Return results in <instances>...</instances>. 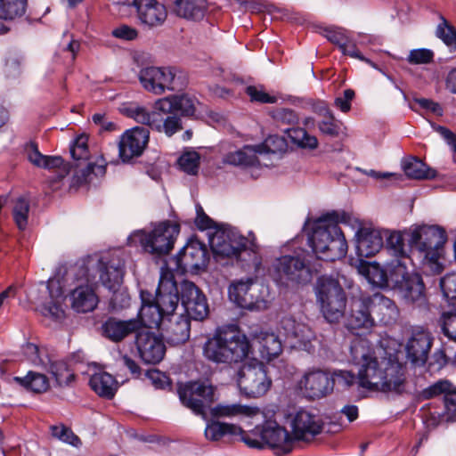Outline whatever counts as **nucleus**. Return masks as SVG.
Instances as JSON below:
<instances>
[{"mask_svg":"<svg viewBox=\"0 0 456 456\" xmlns=\"http://www.w3.org/2000/svg\"><path fill=\"white\" fill-rule=\"evenodd\" d=\"M324 36L330 42L338 45L339 48L349 42L348 37L346 35V30L342 28H325Z\"/></svg>","mask_w":456,"mask_h":456,"instance_id":"338daca9","label":"nucleus"},{"mask_svg":"<svg viewBox=\"0 0 456 456\" xmlns=\"http://www.w3.org/2000/svg\"><path fill=\"white\" fill-rule=\"evenodd\" d=\"M403 168L405 175L412 179H428L436 175L435 170L428 168L422 160L415 157L403 160Z\"/></svg>","mask_w":456,"mask_h":456,"instance_id":"c03bdc74","label":"nucleus"},{"mask_svg":"<svg viewBox=\"0 0 456 456\" xmlns=\"http://www.w3.org/2000/svg\"><path fill=\"white\" fill-rule=\"evenodd\" d=\"M258 412L256 407L242 405L240 403H219L210 408V413L215 418H232L237 416H254Z\"/></svg>","mask_w":456,"mask_h":456,"instance_id":"ea45409f","label":"nucleus"},{"mask_svg":"<svg viewBox=\"0 0 456 456\" xmlns=\"http://www.w3.org/2000/svg\"><path fill=\"white\" fill-rule=\"evenodd\" d=\"M391 281L407 304L422 306L427 302L425 285L418 273L407 272L406 265L396 260L390 265Z\"/></svg>","mask_w":456,"mask_h":456,"instance_id":"39448f33","label":"nucleus"},{"mask_svg":"<svg viewBox=\"0 0 456 456\" xmlns=\"http://www.w3.org/2000/svg\"><path fill=\"white\" fill-rule=\"evenodd\" d=\"M335 379L322 370L306 371L298 382L303 395L309 399H320L330 395L334 388Z\"/></svg>","mask_w":456,"mask_h":456,"instance_id":"f3484780","label":"nucleus"},{"mask_svg":"<svg viewBox=\"0 0 456 456\" xmlns=\"http://www.w3.org/2000/svg\"><path fill=\"white\" fill-rule=\"evenodd\" d=\"M142 23L149 27L161 25L167 19L166 7L157 0H132Z\"/></svg>","mask_w":456,"mask_h":456,"instance_id":"cd10ccee","label":"nucleus"},{"mask_svg":"<svg viewBox=\"0 0 456 456\" xmlns=\"http://www.w3.org/2000/svg\"><path fill=\"white\" fill-rule=\"evenodd\" d=\"M356 236V250L359 256L370 257L383 247V234L378 229L361 228Z\"/></svg>","mask_w":456,"mask_h":456,"instance_id":"c756f323","label":"nucleus"},{"mask_svg":"<svg viewBox=\"0 0 456 456\" xmlns=\"http://www.w3.org/2000/svg\"><path fill=\"white\" fill-rule=\"evenodd\" d=\"M319 130L325 135L336 137L339 134L340 126L334 116L322 119L318 124Z\"/></svg>","mask_w":456,"mask_h":456,"instance_id":"69168bd1","label":"nucleus"},{"mask_svg":"<svg viewBox=\"0 0 456 456\" xmlns=\"http://www.w3.org/2000/svg\"><path fill=\"white\" fill-rule=\"evenodd\" d=\"M352 220L349 213L333 211L316 221L309 240L319 258L335 261L346 255L347 243L338 223L350 224Z\"/></svg>","mask_w":456,"mask_h":456,"instance_id":"f03ea898","label":"nucleus"},{"mask_svg":"<svg viewBox=\"0 0 456 456\" xmlns=\"http://www.w3.org/2000/svg\"><path fill=\"white\" fill-rule=\"evenodd\" d=\"M208 241L216 256L232 258L247 238L240 236L230 226L222 225L214 232H208Z\"/></svg>","mask_w":456,"mask_h":456,"instance_id":"dca6fc26","label":"nucleus"},{"mask_svg":"<svg viewBox=\"0 0 456 456\" xmlns=\"http://www.w3.org/2000/svg\"><path fill=\"white\" fill-rule=\"evenodd\" d=\"M440 287L447 299L456 300V273H451L440 280Z\"/></svg>","mask_w":456,"mask_h":456,"instance_id":"0e129e2a","label":"nucleus"},{"mask_svg":"<svg viewBox=\"0 0 456 456\" xmlns=\"http://www.w3.org/2000/svg\"><path fill=\"white\" fill-rule=\"evenodd\" d=\"M191 318L181 314L170 323L166 331L167 342L174 346L184 344L190 338Z\"/></svg>","mask_w":456,"mask_h":456,"instance_id":"c9c22d12","label":"nucleus"},{"mask_svg":"<svg viewBox=\"0 0 456 456\" xmlns=\"http://www.w3.org/2000/svg\"><path fill=\"white\" fill-rule=\"evenodd\" d=\"M436 36L449 47L456 49V29L442 17V22L437 26Z\"/></svg>","mask_w":456,"mask_h":456,"instance_id":"6e6d98bb","label":"nucleus"},{"mask_svg":"<svg viewBox=\"0 0 456 456\" xmlns=\"http://www.w3.org/2000/svg\"><path fill=\"white\" fill-rule=\"evenodd\" d=\"M89 385L98 395L106 399L113 398L118 387L116 379L107 372L94 374L90 378Z\"/></svg>","mask_w":456,"mask_h":456,"instance_id":"e433bc0d","label":"nucleus"},{"mask_svg":"<svg viewBox=\"0 0 456 456\" xmlns=\"http://www.w3.org/2000/svg\"><path fill=\"white\" fill-rule=\"evenodd\" d=\"M46 359L49 370L59 387L69 386L74 381L75 375L64 361H53L49 357H46Z\"/></svg>","mask_w":456,"mask_h":456,"instance_id":"09e8293b","label":"nucleus"},{"mask_svg":"<svg viewBox=\"0 0 456 456\" xmlns=\"http://www.w3.org/2000/svg\"><path fill=\"white\" fill-rule=\"evenodd\" d=\"M412 254H418L425 268L439 273V249L446 241L445 231L435 225H422L404 232Z\"/></svg>","mask_w":456,"mask_h":456,"instance_id":"7ed1b4c3","label":"nucleus"},{"mask_svg":"<svg viewBox=\"0 0 456 456\" xmlns=\"http://www.w3.org/2000/svg\"><path fill=\"white\" fill-rule=\"evenodd\" d=\"M369 299L374 322L377 321L384 325H391L396 322L399 310L392 299L379 293L369 296Z\"/></svg>","mask_w":456,"mask_h":456,"instance_id":"c85d7f7f","label":"nucleus"},{"mask_svg":"<svg viewBox=\"0 0 456 456\" xmlns=\"http://www.w3.org/2000/svg\"><path fill=\"white\" fill-rule=\"evenodd\" d=\"M290 427L294 441L307 442L322 432L323 423L318 416L300 410L292 417Z\"/></svg>","mask_w":456,"mask_h":456,"instance_id":"aec40b11","label":"nucleus"},{"mask_svg":"<svg viewBox=\"0 0 456 456\" xmlns=\"http://www.w3.org/2000/svg\"><path fill=\"white\" fill-rule=\"evenodd\" d=\"M224 340V332H218L208 338L203 346V355L213 362L225 363Z\"/></svg>","mask_w":456,"mask_h":456,"instance_id":"37998d69","label":"nucleus"},{"mask_svg":"<svg viewBox=\"0 0 456 456\" xmlns=\"http://www.w3.org/2000/svg\"><path fill=\"white\" fill-rule=\"evenodd\" d=\"M125 263L117 255L103 256L98 259L97 269L100 281L108 289H118L122 285L125 273Z\"/></svg>","mask_w":456,"mask_h":456,"instance_id":"b1692460","label":"nucleus"},{"mask_svg":"<svg viewBox=\"0 0 456 456\" xmlns=\"http://www.w3.org/2000/svg\"><path fill=\"white\" fill-rule=\"evenodd\" d=\"M246 93L250 97L251 101L262 103H274L277 101L275 96L269 95L262 87L249 86L246 88Z\"/></svg>","mask_w":456,"mask_h":456,"instance_id":"774afa93","label":"nucleus"},{"mask_svg":"<svg viewBox=\"0 0 456 456\" xmlns=\"http://www.w3.org/2000/svg\"><path fill=\"white\" fill-rule=\"evenodd\" d=\"M252 336L259 344V351L264 359L272 360L281 353V342L275 334L261 330Z\"/></svg>","mask_w":456,"mask_h":456,"instance_id":"f704fd0d","label":"nucleus"},{"mask_svg":"<svg viewBox=\"0 0 456 456\" xmlns=\"http://www.w3.org/2000/svg\"><path fill=\"white\" fill-rule=\"evenodd\" d=\"M156 109L162 112H177L190 116L194 114V100L186 94L172 95L156 101Z\"/></svg>","mask_w":456,"mask_h":456,"instance_id":"473e14b6","label":"nucleus"},{"mask_svg":"<svg viewBox=\"0 0 456 456\" xmlns=\"http://www.w3.org/2000/svg\"><path fill=\"white\" fill-rule=\"evenodd\" d=\"M181 302L189 318L202 321L209 314L208 305L205 295L191 281L181 283Z\"/></svg>","mask_w":456,"mask_h":456,"instance_id":"a211bd4d","label":"nucleus"},{"mask_svg":"<svg viewBox=\"0 0 456 456\" xmlns=\"http://www.w3.org/2000/svg\"><path fill=\"white\" fill-rule=\"evenodd\" d=\"M125 112L138 123L147 125L153 129V111L150 113L142 106L131 105L125 110Z\"/></svg>","mask_w":456,"mask_h":456,"instance_id":"5fc2aeb1","label":"nucleus"},{"mask_svg":"<svg viewBox=\"0 0 456 456\" xmlns=\"http://www.w3.org/2000/svg\"><path fill=\"white\" fill-rule=\"evenodd\" d=\"M27 0H0V20H12L26 12Z\"/></svg>","mask_w":456,"mask_h":456,"instance_id":"8fccbe9b","label":"nucleus"},{"mask_svg":"<svg viewBox=\"0 0 456 456\" xmlns=\"http://www.w3.org/2000/svg\"><path fill=\"white\" fill-rule=\"evenodd\" d=\"M443 334L452 342H456V313L447 312L441 316Z\"/></svg>","mask_w":456,"mask_h":456,"instance_id":"4d7b16f0","label":"nucleus"},{"mask_svg":"<svg viewBox=\"0 0 456 456\" xmlns=\"http://www.w3.org/2000/svg\"><path fill=\"white\" fill-rule=\"evenodd\" d=\"M374 325L369 296L354 297L347 314L349 329H370Z\"/></svg>","mask_w":456,"mask_h":456,"instance_id":"393cba45","label":"nucleus"},{"mask_svg":"<svg viewBox=\"0 0 456 456\" xmlns=\"http://www.w3.org/2000/svg\"><path fill=\"white\" fill-rule=\"evenodd\" d=\"M139 80L143 88L155 94H162L166 90L180 91L186 86L181 73L170 67H146L140 70Z\"/></svg>","mask_w":456,"mask_h":456,"instance_id":"0eeeda50","label":"nucleus"},{"mask_svg":"<svg viewBox=\"0 0 456 456\" xmlns=\"http://www.w3.org/2000/svg\"><path fill=\"white\" fill-rule=\"evenodd\" d=\"M452 387V383H450L447 380H439L436 382L435 384L431 385L428 388L424 389L421 392V397L425 400H429L431 398H434L436 396H438L440 395H445L446 392L449 391V389Z\"/></svg>","mask_w":456,"mask_h":456,"instance_id":"e2e57ef3","label":"nucleus"},{"mask_svg":"<svg viewBox=\"0 0 456 456\" xmlns=\"http://www.w3.org/2000/svg\"><path fill=\"white\" fill-rule=\"evenodd\" d=\"M359 271L366 276L370 282L379 287H387L389 280L391 281L390 273H387V270L383 269L377 263H362L360 265Z\"/></svg>","mask_w":456,"mask_h":456,"instance_id":"a18cd8bd","label":"nucleus"},{"mask_svg":"<svg viewBox=\"0 0 456 456\" xmlns=\"http://www.w3.org/2000/svg\"><path fill=\"white\" fill-rule=\"evenodd\" d=\"M353 363L357 366L358 385L370 391H404L405 374L403 366L383 347L371 349L368 341L357 339L350 347Z\"/></svg>","mask_w":456,"mask_h":456,"instance_id":"f257e3e1","label":"nucleus"},{"mask_svg":"<svg viewBox=\"0 0 456 456\" xmlns=\"http://www.w3.org/2000/svg\"><path fill=\"white\" fill-rule=\"evenodd\" d=\"M275 270L280 281L286 285H305L313 277L309 262L304 253L281 256L275 264Z\"/></svg>","mask_w":456,"mask_h":456,"instance_id":"4468645a","label":"nucleus"},{"mask_svg":"<svg viewBox=\"0 0 456 456\" xmlns=\"http://www.w3.org/2000/svg\"><path fill=\"white\" fill-rule=\"evenodd\" d=\"M150 132L145 127H134L127 130L118 143L119 155L124 161L142 155L149 142Z\"/></svg>","mask_w":456,"mask_h":456,"instance_id":"5701e85b","label":"nucleus"},{"mask_svg":"<svg viewBox=\"0 0 456 456\" xmlns=\"http://www.w3.org/2000/svg\"><path fill=\"white\" fill-rule=\"evenodd\" d=\"M250 246H247L248 240L244 246H240L232 260L240 264L241 267L248 271L256 272L262 264V258L258 252V246L255 243V235L249 233Z\"/></svg>","mask_w":456,"mask_h":456,"instance_id":"2f4dec72","label":"nucleus"},{"mask_svg":"<svg viewBox=\"0 0 456 456\" xmlns=\"http://www.w3.org/2000/svg\"><path fill=\"white\" fill-rule=\"evenodd\" d=\"M178 395L185 407L205 417L216 401V387L208 380L188 382L179 387Z\"/></svg>","mask_w":456,"mask_h":456,"instance_id":"f8f14e48","label":"nucleus"},{"mask_svg":"<svg viewBox=\"0 0 456 456\" xmlns=\"http://www.w3.org/2000/svg\"><path fill=\"white\" fill-rule=\"evenodd\" d=\"M237 381L241 393L253 398L264 395L272 385L266 367L256 360L242 365L238 372Z\"/></svg>","mask_w":456,"mask_h":456,"instance_id":"9b49d317","label":"nucleus"},{"mask_svg":"<svg viewBox=\"0 0 456 456\" xmlns=\"http://www.w3.org/2000/svg\"><path fill=\"white\" fill-rule=\"evenodd\" d=\"M206 245L198 240H190L174 257L175 272L180 274L196 273L206 268L208 262Z\"/></svg>","mask_w":456,"mask_h":456,"instance_id":"2eb2a0df","label":"nucleus"},{"mask_svg":"<svg viewBox=\"0 0 456 456\" xmlns=\"http://www.w3.org/2000/svg\"><path fill=\"white\" fill-rule=\"evenodd\" d=\"M87 142L88 137L80 135L76 139L70 149L72 158L81 161L75 166L70 188L77 189L90 183L94 176H102L106 172V166L103 161L100 164L86 161L89 157Z\"/></svg>","mask_w":456,"mask_h":456,"instance_id":"6e6552de","label":"nucleus"},{"mask_svg":"<svg viewBox=\"0 0 456 456\" xmlns=\"http://www.w3.org/2000/svg\"><path fill=\"white\" fill-rule=\"evenodd\" d=\"M72 307L78 313H88L93 311L97 304L98 297L94 291L89 287H78L71 294Z\"/></svg>","mask_w":456,"mask_h":456,"instance_id":"4c0bfd02","label":"nucleus"},{"mask_svg":"<svg viewBox=\"0 0 456 456\" xmlns=\"http://www.w3.org/2000/svg\"><path fill=\"white\" fill-rule=\"evenodd\" d=\"M243 442L251 448H262L268 445L271 448L281 449L287 453L292 450L294 438L292 434L275 422H266L263 426L256 427L249 433L243 436Z\"/></svg>","mask_w":456,"mask_h":456,"instance_id":"423d86ee","label":"nucleus"},{"mask_svg":"<svg viewBox=\"0 0 456 456\" xmlns=\"http://www.w3.org/2000/svg\"><path fill=\"white\" fill-rule=\"evenodd\" d=\"M291 141L303 148L314 149L318 145L317 138L309 134L304 128H284Z\"/></svg>","mask_w":456,"mask_h":456,"instance_id":"603ef678","label":"nucleus"},{"mask_svg":"<svg viewBox=\"0 0 456 456\" xmlns=\"http://www.w3.org/2000/svg\"><path fill=\"white\" fill-rule=\"evenodd\" d=\"M175 12L180 17L198 20L207 11L206 0H175Z\"/></svg>","mask_w":456,"mask_h":456,"instance_id":"58836bf2","label":"nucleus"},{"mask_svg":"<svg viewBox=\"0 0 456 456\" xmlns=\"http://www.w3.org/2000/svg\"><path fill=\"white\" fill-rule=\"evenodd\" d=\"M135 344L142 361L149 364L159 363L165 355L166 346L163 340L146 330H140L136 335Z\"/></svg>","mask_w":456,"mask_h":456,"instance_id":"412c9836","label":"nucleus"},{"mask_svg":"<svg viewBox=\"0 0 456 456\" xmlns=\"http://www.w3.org/2000/svg\"><path fill=\"white\" fill-rule=\"evenodd\" d=\"M155 303L166 316L173 314L179 303V291L173 273L168 270H162L156 295Z\"/></svg>","mask_w":456,"mask_h":456,"instance_id":"6ab92c4d","label":"nucleus"},{"mask_svg":"<svg viewBox=\"0 0 456 456\" xmlns=\"http://www.w3.org/2000/svg\"><path fill=\"white\" fill-rule=\"evenodd\" d=\"M24 354L27 358L37 366L47 367L48 362L45 355V357L42 355V352L38 348V346L32 343H27L24 347Z\"/></svg>","mask_w":456,"mask_h":456,"instance_id":"680f3d73","label":"nucleus"},{"mask_svg":"<svg viewBox=\"0 0 456 456\" xmlns=\"http://www.w3.org/2000/svg\"><path fill=\"white\" fill-rule=\"evenodd\" d=\"M265 288L252 278L234 281L229 287V297L241 308L248 310H265L268 303L265 300Z\"/></svg>","mask_w":456,"mask_h":456,"instance_id":"ddd939ff","label":"nucleus"},{"mask_svg":"<svg viewBox=\"0 0 456 456\" xmlns=\"http://www.w3.org/2000/svg\"><path fill=\"white\" fill-rule=\"evenodd\" d=\"M434 61V53L429 49H414L409 53L407 61L410 64H428Z\"/></svg>","mask_w":456,"mask_h":456,"instance_id":"052dcab7","label":"nucleus"},{"mask_svg":"<svg viewBox=\"0 0 456 456\" xmlns=\"http://www.w3.org/2000/svg\"><path fill=\"white\" fill-rule=\"evenodd\" d=\"M102 335L113 342H120L130 334L137 333L142 329L138 319L120 320L110 317L102 326Z\"/></svg>","mask_w":456,"mask_h":456,"instance_id":"bb28decb","label":"nucleus"},{"mask_svg":"<svg viewBox=\"0 0 456 456\" xmlns=\"http://www.w3.org/2000/svg\"><path fill=\"white\" fill-rule=\"evenodd\" d=\"M224 351L225 363L244 361L251 352V346L245 335L224 332Z\"/></svg>","mask_w":456,"mask_h":456,"instance_id":"a878e982","label":"nucleus"},{"mask_svg":"<svg viewBox=\"0 0 456 456\" xmlns=\"http://www.w3.org/2000/svg\"><path fill=\"white\" fill-rule=\"evenodd\" d=\"M272 117L278 126H294L298 121L296 112L289 109H277L273 111Z\"/></svg>","mask_w":456,"mask_h":456,"instance_id":"13d9d810","label":"nucleus"},{"mask_svg":"<svg viewBox=\"0 0 456 456\" xmlns=\"http://www.w3.org/2000/svg\"><path fill=\"white\" fill-rule=\"evenodd\" d=\"M112 292L110 298V305L113 309H124L129 306L131 297L127 290L120 286L118 289H109Z\"/></svg>","mask_w":456,"mask_h":456,"instance_id":"bf43d9fd","label":"nucleus"},{"mask_svg":"<svg viewBox=\"0 0 456 456\" xmlns=\"http://www.w3.org/2000/svg\"><path fill=\"white\" fill-rule=\"evenodd\" d=\"M153 130L159 133L163 132L167 136H172L176 132L183 129L181 118L175 112H162L156 109L154 103L153 110Z\"/></svg>","mask_w":456,"mask_h":456,"instance_id":"72a5a7b5","label":"nucleus"},{"mask_svg":"<svg viewBox=\"0 0 456 456\" xmlns=\"http://www.w3.org/2000/svg\"><path fill=\"white\" fill-rule=\"evenodd\" d=\"M432 346L431 334L422 327L412 329L406 344L407 358L414 365L422 366L428 360Z\"/></svg>","mask_w":456,"mask_h":456,"instance_id":"4be33fe9","label":"nucleus"},{"mask_svg":"<svg viewBox=\"0 0 456 456\" xmlns=\"http://www.w3.org/2000/svg\"><path fill=\"white\" fill-rule=\"evenodd\" d=\"M180 232V226L170 222L157 224L150 232H140L136 234L143 249L155 256L168 254L174 248L175 241Z\"/></svg>","mask_w":456,"mask_h":456,"instance_id":"1a4fd4ad","label":"nucleus"},{"mask_svg":"<svg viewBox=\"0 0 456 456\" xmlns=\"http://www.w3.org/2000/svg\"><path fill=\"white\" fill-rule=\"evenodd\" d=\"M141 298L142 307L136 319L141 322L142 330H144V327H158L163 317L166 316L165 314L160 311L150 292L142 291Z\"/></svg>","mask_w":456,"mask_h":456,"instance_id":"7c9ffc66","label":"nucleus"},{"mask_svg":"<svg viewBox=\"0 0 456 456\" xmlns=\"http://www.w3.org/2000/svg\"><path fill=\"white\" fill-rule=\"evenodd\" d=\"M281 326L288 337L294 338L299 342L305 343L313 337L312 330L307 325L297 322L293 318H283Z\"/></svg>","mask_w":456,"mask_h":456,"instance_id":"de8ad7c7","label":"nucleus"},{"mask_svg":"<svg viewBox=\"0 0 456 456\" xmlns=\"http://www.w3.org/2000/svg\"><path fill=\"white\" fill-rule=\"evenodd\" d=\"M200 156L197 151H185L178 159V165L183 172L189 175H196L200 167Z\"/></svg>","mask_w":456,"mask_h":456,"instance_id":"864d4df0","label":"nucleus"},{"mask_svg":"<svg viewBox=\"0 0 456 456\" xmlns=\"http://www.w3.org/2000/svg\"><path fill=\"white\" fill-rule=\"evenodd\" d=\"M314 289L323 317L329 322H338L346 305V296L339 281L322 275L316 280Z\"/></svg>","mask_w":456,"mask_h":456,"instance_id":"20e7f679","label":"nucleus"},{"mask_svg":"<svg viewBox=\"0 0 456 456\" xmlns=\"http://www.w3.org/2000/svg\"><path fill=\"white\" fill-rule=\"evenodd\" d=\"M29 202L24 198L16 200L12 208V216L19 230L23 231L28 224Z\"/></svg>","mask_w":456,"mask_h":456,"instance_id":"3c124183","label":"nucleus"},{"mask_svg":"<svg viewBox=\"0 0 456 456\" xmlns=\"http://www.w3.org/2000/svg\"><path fill=\"white\" fill-rule=\"evenodd\" d=\"M286 146V141L282 137L270 135L265 140L263 144L257 146L248 145L242 149L226 153L223 157V162L240 167H256L259 164L257 153H277L284 151Z\"/></svg>","mask_w":456,"mask_h":456,"instance_id":"9d476101","label":"nucleus"},{"mask_svg":"<svg viewBox=\"0 0 456 456\" xmlns=\"http://www.w3.org/2000/svg\"><path fill=\"white\" fill-rule=\"evenodd\" d=\"M14 380L28 390L41 394L50 387L49 380L45 374L29 371L25 377H15Z\"/></svg>","mask_w":456,"mask_h":456,"instance_id":"49530a36","label":"nucleus"},{"mask_svg":"<svg viewBox=\"0 0 456 456\" xmlns=\"http://www.w3.org/2000/svg\"><path fill=\"white\" fill-rule=\"evenodd\" d=\"M224 435H231L234 436H240L241 441H243V436H246V432L234 424L219 421H212L208 424L205 429V436L207 439L211 441H217Z\"/></svg>","mask_w":456,"mask_h":456,"instance_id":"a19ab883","label":"nucleus"},{"mask_svg":"<svg viewBox=\"0 0 456 456\" xmlns=\"http://www.w3.org/2000/svg\"><path fill=\"white\" fill-rule=\"evenodd\" d=\"M385 235L387 236V249L396 257L395 260H393L390 264H388L389 273L391 272L390 265L396 260H401L403 262V259L407 258V249L404 245V240H407L406 235L401 233L399 232H389L386 231Z\"/></svg>","mask_w":456,"mask_h":456,"instance_id":"79ce46f5","label":"nucleus"}]
</instances>
